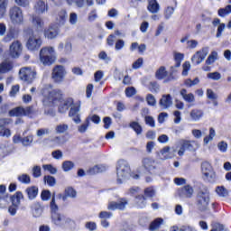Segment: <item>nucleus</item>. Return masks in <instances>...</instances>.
I'll use <instances>...</instances> for the list:
<instances>
[{"instance_id": "nucleus-1", "label": "nucleus", "mask_w": 231, "mask_h": 231, "mask_svg": "<svg viewBox=\"0 0 231 231\" xmlns=\"http://www.w3.org/2000/svg\"><path fill=\"white\" fill-rule=\"evenodd\" d=\"M41 93L43 97V104L48 106V104H55V102H60L62 99V90L59 88L53 89V87L50 84L45 85Z\"/></svg>"}, {"instance_id": "nucleus-2", "label": "nucleus", "mask_w": 231, "mask_h": 231, "mask_svg": "<svg viewBox=\"0 0 231 231\" xmlns=\"http://www.w3.org/2000/svg\"><path fill=\"white\" fill-rule=\"evenodd\" d=\"M52 223L57 225L58 226H66V225H69V223H73L71 219L66 218L64 215L58 214L57 211L59 210V206L56 203H51L50 205Z\"/></svg>"}, {"instance_id": "nucleus-3", "label": "nucleus", "mask_w": 231, "mask_h": 231, "mask_svg": "<svg viewBox=\"0 0 231 231\" xmlns=\"http://www.w3.org/2000/svg\"><path fill=\"white\" fill-rule=\"evenodd\" d=\"M40 60L43 66H51L55 62V49L53 47L42 48Z\"/></svg>"}, {"instance_id": "nucleus-4", "label": "nucleus", "mask_w": 231, "mask_h": 231, "mask_svg": "<svg viewBox=\"0 0 231 231\" xmlns=\"http://www.w3.org/2000/svg\"><path fill=\"white\" fill-rule=\"evenodd\" d=\"M116 171H117V181L119 183H122L124 180H126V178H129V174L131 172V167H129V162H127V161L125 160L118 161Z\"/></svg>"}, {"instance_id": "nucleus-5", "label": "nucleus", "mask_w": 231, "mask_h": 231, "mask_svg": "<svg viewBox=\"0 0 231 231\" xmlns=\"http://www.w3.org/2000/svg\"><path fill=\"white\" fill-rule=\"evenodd\" d=\"M179 143L180 145V148L178 151L179 156H183V154H185V151L195 152V151L199 149V143L196 141L181 139Z\"/></svg>"}, {"instance_id": "nucleus-6", "label": "nucleus", "mask_w": 231, "mask_h": 231, "mask_svg": "<svg viewBox=\"0 0 231 231\" xmlns=\"http://www.w3.org/2000/svg\"><path fill=\"white\" fill-rule=\"evenodd\" d=\"M142 167L148 174L156 175L159 173L158 162L151 157H145L142 160Z\"/></svg>"}, {"instance_id": "nucleus-7", "label": "nucleus", "mask_w": 231, "mask_h": 231, "mask_svg": "<svg viewBox=\"0 0 231 231\" xmlns=\"http://www.w3.org/2000/svg\"><path fill=\"white\" fill-rule=\"evenodd\" d=\"M9 17L13 24H23L24 21V15L23 14V9L18 6H14L9 10Z\"/></svg>"}, {"instance_id": "nucleus-8", "label": "nucleus", "mask_w": 231, "mask_h": 231, "mask_svg": "<svg viewBox=\"0 0 231 231\" xmlns=\"http://www.w3.org/2000/svg\"><path fill=\"white\" fill-rule=\"evenodd\" d=\"M201 172L207 181L212 182L216 180V171H214V168H212L210 162H204L201 163Z\"/></svg>"}, {"instance_id": "nucleus-9", "label": "nucleus", "mask_w": 231, "mask_h": 231, "mask_svg": "<svg viewBox=\"0 0 231 231\" xmlns=\"http://www.w3.org/2000/svg\"><path fill=\"white\" fill-rule=\"evenodd\" d=\"M26 46L31 51H34V50H39L41 46H42V39H41V35L33 32L32 35L29 36Z\"/></svg>"}, {"instance_id": "nucleus-10", "label": "nucleus", "mask_w": 231, "mask_h": 231, "mask_svg": "<svg viewBox=\"0 0 231 231\" xmlns=\"http://www.w3.org/2000/svg\"><path fill=\"white\" fill-rule=\"evenodd\" d=\"M66 77V69L62 65H57L53 68L51 72V79L55 84H60Z\"/></svg>"}, {"instance_id": "nucleus-11", "label": "nucleus", "mask_w": 231, "mask_h": 231, "mask_svg": "<svg viewBox=\"0 0 231 231\" xmlns=\"http://www.w3.org/2000/svg\"><path fill=\"white\" fill-rule=\"evenodd\" d=\"M35 75H37V73H35L30 67L22 68L19 71L21 80L27 82V84H32V82H33Z\"/></svg>"}, {"instance_id": "nucleus-12", "label": "nucleus", "mask_w": 231, "mask_h": 231, "mask_svg": "<svg viewBox=\"0 0 231 231\" xmlns=\"http://www.w3.org/2000/svg\"><path fill=\"white\" fill-rule=\"evenodd\" d=\"M177 196L181 198V199H190L194 196V188L189 184L185 185L184 187L177 189Z\"/></svg>"}, {"instance_id": "nucleus-13", "label": "nucleus", "mask_w": 231, "mask_h": 231, "mask_svg": "<svg viewBox=\"0 0 231 231\" xmlns=\"http://www.w3.org/2000/svg\"><path fill=\"white\" fill-rule=\"evenodd\" d=\"M23 53V44L19 41L14 42L9 48V55L13 59H18Z\"/></svg>"}, {"instance_id": "nucleus-14", "label": "nucleus", "mask_w": 231, "mask_h": 231, "mask_svg": "<svg viewBox=\"0 0 231 231\" xmlns=\"http://www.w3.org/2000/svg\"><path fill=\"white\" fill-rule=\"evenodd\" d=\"M207 55H208V47H204L192 56L191 62L197 65L201 64V62L205 60Z\"/></svg>"}, {"instance_id": "nucleus-15", "label": "nucleus", "mask_w": 231, "mask_h": 231, "mask_svg": "<svg viewBox=\"0 0 231 231\" xmlns=\"http://www.w3.org/2000/svg\"><path fill=\"white\" fill-rule=\"evenodd\" d=\"M79 111L80 104L79 102H76L73 106L70 107V110L69 112V116L73 119V122H75V124H80V115H79Z\"/></svg>"}, {"instance_id": "nucleus-16", "label": "nucleus", "mask_w": 231, "mask_h": 231, "mask_svg": "<svg viewBox=\"0 0 231 231\" xmlns=\"http://www.w3.org/2000/svg\"><path fill=\"white\" fill-rule=\"evenodd\" d=\"M43 35L45 39H56L57 35H59V29L55 25H50L44 29Z\"/></svg>"}, {"instance_id": "nucleus-17", "label": "nucleus", "mask_w": 231, "mask_h": 231, "mask_svg": "<svg viewBox=\"0 0 231 231\" xmlns=\"http://www.w3.org/2000/svg\"><path fill=\"white\" fill-rule=\"evenodd\" d=\"M159 106L162 109H169L172 106V97L170 94L162 95V98L159 101Z\"/></svg>"}, {"instance_id": "nucleus-18", "label": "nucleus", "mask_w": 231, "mask_h": 231, "mask_svg": "<svg viewBox=\"0 0 231 231\" xmlns=\"http://www.w3.org/2000/svg\"><path fill=\"white\" fill-rule=\"evenodd\" d=\"M199 203H208L210 201V191L208 189L200 190L197 194Z\"/></svg>"}, {"instance_id": "nucleus-19", "label": "nucleus", "mask_w": 231, "mask_h": 231, "mask_svg": "<svg viewBox=\"0 0 231 231\" xmlns=\"http://www.w3.org/2000/svg\"><path fill=\"white\" fill-rule=\"evenodd\" d=\"M75 103L73 102V98L69 97L65 99L60 106H59V112L60 113H66L69 107H73Z\"/></svg>"}, {"instance_id": "nucleus-20", "label": "nucleus", "mask_w": 231, "mask_h": 231, "mask_svg": "<svg viewBox=\"0 0 231 231\" xmlns=\"http://www.w3.org/2000/svg\"><path fill=\"white\" fill-rule=\"evenodd\" d=\"M34 12L36 14H44V12H48V5L42 1V0H38L35 5H34Z\"/></svg>"}, {"instance_id": "nucleus-21", "label": "nucleus", "mask_w": 231, "mask_h": 231, "mask_svg": "<svg viewBox=\"0 0 231 231\" xmlns=\"http://www.w3.org/2000/svg\"><path fill=\"white\" fill-rule=\"evenodd\" d=\"M14 69V62L10 60H5L0 63V73H8Z\"/></svg>"}, {"instance_id": "nucleus-22", "label": "nucleus", "mask_w": 231, "mask_h": 231, "mask_svg": "<svg viewBox=\"0 0 231 231\" xmlns=\"http://www.w3.org/2000/svg\"><path fill=\"white\" fill-rule=\"evenodd\" d=\"M180 95L188 104H193V102H196V97H194V94L188 93L185 88L180 89Z\"/></svg>"}, {"instance_id": "nucleus-23", "label": "nucleus", "mask_w": 231, "mask_h": 231, "mask_svg": "<svg viewBox=\"0 0 231 231\" xmlns=\"http://www.w3.org/2000/svg\"><path fill=\"white\" fill-rule=\"evenodd\" d=\"M76 196H77V191L73 188L69 187V188L65 189V195L59 194L58 198L60 199H62V201H66V199L68 197L69 198H75Z\"/></svg>"}, {"instance_id": "nucleus-24", "label": "nucleus", "mask_w": 231, "mask_h": 231, "mask_svg": "<svg viewBox=\"0 0 231 231\" xmlns=\"http://www.w3.org/2000/svg\"><path fill=\"white\" fill-rule=\"evenodd\" d=\"M147 10L150 14H158L160 12V4L156 0H149Z\"/></svg>"}, {"instance_id": "nucleus-25", "label": "nucleus", "mask_w": 231, "mask_h": 231, "mask_svg": "<svg viewBox=\"0 0 231 231\" xmlns=\"http://www.w3.org/2000/svg\"><path fill=\"white\" fill-rule=\"evenodd\" d=\"M32 23L36 27V29L42 30L44 28V20L41 18V16H37L35 14H32L31 16Z\"/></svg>"}, {"instance_id": "nucleus-26", "label": "nucleus", "mask_w": 231, "mask_h": 231, "mask_svg": "<svg viewBox=\"0 0 231 231\" xmlns=\"http://www.w3.org/2000/svg\"><path fill=\"white\" fill-rule=\"evenodd\" d=\"M203 110L201 109H192L189 113V116L193 122H199V120H201L203 118Z\"/></svg>"}, {"instance_id": "nucleus-27", "label": "nucleus", "mask_w": 231, "mask_h": 231, "mask_svg": "<svg viewBox=\"0 0 231 231\" xmlns=\"http://www.w3.org/2000/svg\"><path fill=\"white\" fill-rule=\"evenodd\" d=\"M25 192L29 199H35L39 194V188L37 186H32L25 189Z\"/></svg>"}, {"instance_id": "nucleus-28", "label": "nucleus", "mask_w": 231, "mask_h": 231, "mask_svg": "<svg viewBox=\"0 0 231 231\" xmlns=\"http://www.w3.org/2000/svg\"><path fill=\"white\" fill-rule=\"evenodd\" d=\"M24 107L17 106L9 111V116H23Z\"/></svg>"}, {"instance_id": "nucleus-29", "label": "nucleus", "mask_w": 231, "mask_h": 231, "mask_svg": "<svg viewBox=\"0 0 231 231\" xmlns=\"http://www.w3.org/2000/svg\"><path fill=\"white\" fill-rule=\"evenodd\" d=\"M155 77L156 79H158V80H163V79L167 77V70L165 69V67H160L158 70L155 72Z\"/></svg>"}, {"instance_id": "nucleus-30", "label": "nucleus", "mask_w": 231, "mask_h": 231, "mask_svg": "<svg viewBox=\"0 0 231 231\" xmlns=\"http://www.w3.org/2000/svg\"><path fill=\"white\" fill-rule=\"evenodd\" d=\"M107 208L108 210H125V203H110Z\"/></svg>"}, {"instance_id": "nucleus-31", "label": "nucleus", "mask_w": 231, "mask_h": 231, "mask_svg": "<svg viewBox=\"0 0 231 231\" xmlns=\"http://www.w3.org/2000/svg\"><path fill=\"white\" fill-rule=\"evenodd\" d=\"M32 208V216L34 217H41V215L42 214V208L41 207V204L40 203L33 204Z\"/></svg>"}, {"instance_id": "nucleus-32", "label": "nucleus", "mask_w": 231, "mask_h": 231, "mask_svg": "<svg viewBox=\"0 0 231 231\" xmlns=\"http://www.w3.org/2000/svg\"><path fill=\"white\" fill-rule=\"evenodd\" d=\"M162 223H163L162 218H156L154 221H152L150 224L149 230H151V231L158 230V228H160Z\"/></svg>"}, {"instance_id": "nucleus-33", "label": "nucleus", "mask_w": 231, "mask_h": 231, "mask_svg": "<svg viewBox=\"0 0 231 231\" xmlns=\"http://www.w3.org/2000/svg\"><path fill=\"white\" fill-rule=\"evenodd\" d=\"M71 169H75V162L71 161H64L62 162V170L64 172H69Z\"/></svg>"}, {"instance_id": "nucleus-34", "label": "nucleus", "mask_w": 231, "mask_h": 231, "mask_svg": "<svg viewBox=\"0 0 231 231\" xmlns=\"http://www.w3.org/2000/svg\"><path fill=\"white\" fill-rule=\"evenodd\" d=\"M216 60H217V51H213L210 55L208 57V59L206 60V64L208 66H210L212 64H214L216 62Z\"/></svg>"}, {"instance_id": "nucleus-35", "label": "nucleus", "mask_w": 231, "mask_h": 231, "mask_svg": "<svg viewBox=\"0 0 231 231\" xmlns=\"http://www.w3.org/2000/svg\"><path fill=\"white\" fill-rule=\"evenodd\" d=\"M216 192L220 198H226V196H228V189L224 186H217L216 188Z\"/></svg>"}, {"instance_id": "nucleus-36", "label": "nucleus", "mask_w": 231, "mask_h": 231, "mask_svg": "<svg viewBox=\"0 0 231 231\" xmlns=\"http://www.w3.org/2000/svg\"><path fill=\"white\" fill-rule=\"evenodd\" d=\"M68 19V12L66 10L60 11L58 14V21L60 24H64Z\"/></svg>"}, {"instance_id": "nucleus-37", "label": "nucleus", "mask_w": 231, "mask_h": 231, "mask_svg": "<svg viewBox=\"0 0 231 231\" xmlns=\"http://www.w3.org/2000/svg\"><path fill=\"white\" fill-rule=\"evenodd\" d=\"M18 181H20V183H24L25 185H30L32 179L30 178V175L23 173L18 176Z\"/></svg>"}, {"instance_id": "nucleus-38", "label": "nucleus", "mask_w": 231, "mask_h": 231, "mask_svg": "<svg viewBox=\"0 0 231 231\" xmlns=\"http://www.w3.org/2000/svg\"><path fill=\"white\" fill-rule=\"evenodd\" d=\"M129 126L136 133V134H142V125L136 121L130 123Z\"/></svg>"}, {"instance_id": "nucleus-39", "label": "nucleus", "mask_w": 231, "mask_h": 231, "mask_svg": "<svg viewBox=\"0 0 231 231\" xmlns=\"http://www.w3.org/2000/svg\"><path fill=\"white\" fill-rule=\"evenodd\" d=\"M43 180L47 185H49V187H55L57 183L55 177L50 175L44 176Z\"/></svg>"}, {"instance_id": "nucleus-40", "label": "nucleus", "mask_w": 231, "mask_h": 231, "mask_svg": "<svg viewBox=\"0 0 231 231\" xmlns=\"http://www.w3.org/2000/svg\"><path fill=\"white\" fill-rule=\"evenodd\" d=\"M37 113V110L33 106L23 107V116H33Z\"/></svg>"}, {"instance_id": "nucleus-41", "label": "nucleus", "mask_w": 231, "mask_h": 231, "mask_svg": "<svg viewBox=\"0 0 231 231\" xmlns=\"http://www.w3.org/2000/svg\"><path fill=\"white\" fill-rule=\"evenodd\" d=\"M68 129H69V126L68 125L60 124L56 126L55 131L58 134H62L66 133V131H68Z\"/></svg>"}, {"instance_id": "nucleus-42", "label": "nucleus", "mask_w": 231, "mask_h": 231, "mask_svg": "<svg viewBox=\"0 0 231 231\" xmlns=\"http://www.w3.org/2000/svg\"><path fill=\"white\" fill-rule=\"evenodd\" d=\"M216 136V130L214 128L209 129V134L204 138V143L207 145L208 142H212Z\"/></svg>"}, {"instance_id": "nucleus-43", "label": "nucleus", "mask_w": 231, "mask_h": 231, "mask_svg": "<svg viewBox=\"0 0 231 231\" xmlns=\"http://www.w3.org/2000/svg\"><path fill=\"white\" fill-rule=\"evenodd\" d=\"M231 14V5H226L225 8H220L218 10V15L220 17H226V15H228Z\"/></svg>"}, {"instance_id": "nucleus-44", "label": "nucleus", "mask_w": 231, "mask_h": 231, "mask_svg": "<svg viewBox=\"0 0 231 231\" xmlns=\"http://www.w3.org/2000/svg\"><path fill=\"white\" fill-rule=\"evenodd\" d=\"M148 88L152 93H158V91H160V85H158L156 81H151Z\"/></svg>"}, {"instance_id": "nucleus-45", "label": "nucleus", "mask_w": 231, "mask_h": 231, "mask_svg": "<svg viewBox=\"0 0 231 231\" xmlns=\"http://www.w3.org/2000/svg\"><path fill=\"white\" fill-rule=\"evenodd\" d=\"M207 78L210 80H221V73L218 71L209 72L207 74Z\"/></svg>"}, {"instance_id": "nucleus-46", "label": "nucleus", "mask_w": 231, "mask_h": 231, "mask_svg": "<svg viewBox=\"0 0 231 231\" xmlns=\"http://www.w3.org/2000/svg\"><path fill=\"white\" fill-rule=\"evenodd\" d=\"M32 174L34 178H41L42 176V171L41 170V166H34L32 170Z\"/></svg>"}, {"instance_id": "nucleus-47", "label": "nucleus", "mask_w": 231, "mask_h": 231, "mask_svg": "<svg viewBox=\"0 0 231 231\" xmlns=\"http://www.w3.org/2000/svg\"><path fill=\"white\" fill-rule=\"evenodd\" d=\"M23 192L18 191L13 197H11V201L13 203H21V199H23Z\"/></svg>"}, {"instance_id": "nucleus-48", "label": "nucleus", "mask_w": 231, "mask_h": 231, "mask_svg": "<svg viewBox=\"0 0 231 231\" xmlns=\"http://www.w3.org/2000/svg\"><path fill=\"white\" fill-rule=\"evenodd\" d=\"M32 143H33V135H28L22 139V143L25 147H28V145H32Z\"/></svg>"}, {"instance_id": "nucleus-49", "label": "nucleus", "mask_w": 231, "mask_h": 231, "mask_svg": "<svg viewBox=\"0 0 231 231\" xmlns=\"http://www.w3.org/2000/svg\"><path fill=\"white\" fill-rule=\"evenodd\" d=\"M42 169L43 171H48L51 174H57V168L51 164H43Z\"/></svg>"}, {"instance_id": "nucleus-50", "label": "nucleus", "mask_w": 231, "mask_h": 231, "mask_svg": "<svg viewBox=\"0 0 231 231\" xmlns=\"http://www.w3.org/2000/svg\"><path fill=\"white\" fill-rule=\"evenodd\" d=\"M184 55L181 53H175L174 60L176 62L175 68H180L181 66V60H183Z\"/></svg>"}, {"instance_id": "nucleus-51", "label": "nucleus", "mask_w": 231, "mask_h": 231, "mask_svg": "<svg viewBox=\"0 0 231 231\" xmlns=\"http://www.w3.org/2000/svg\"><path fill=\"white\" fill-rule=\"evenodd\" d=\"M156 194V190H154V188L150 187V188H146L144 189V196L146 198H153V196H155Z\"/></svg>"}, {"instance_id": "nucleus-52", "label": "nucleus", "mask_w": 231, "mask_h": 231, "mask_svg": "<svg viewBox=\"0 0 231 231\" xmlns=\"http://www.w3.org/2000/svg\"><path fill=\"white\" fill-rule=\"evenodd\" d=\"M8 6V1L7 2H2L0 4V19H3L5 17V14H6V7Z\"/></svg>"}, {"instance_id": "nucleus-53", "label": "nucleus", "mask_w": 231, "mask_h": 231, "mask_svg": "<svg viewBox=\"0 0 231 231\" xmlns=\"http://www.w3.org/2000/svg\"><path fill=\"white\" fill-rule=\"evenodd\" d=\"M143 66V58H139L132 65L133 69H140Z\"/></svg>"}, {"instance_id": "nucleus-54", "label": "nucleus", "mask_w": 231, "mask_h": 231, "mask_svg": "<svg viewBox=\"0 0 231 231\" xmlns=\"http://www.w3.org/2000/svg\"><path fill=\"white\" fill-rule=\"evenodd\" d=\"M125 46V42L122 39H119L116 42V51H120V50H124V47Z\"/></svg>"}, {"instance_id": "nucleus-55", "label": "nucleus", "mask_w": 231, "mask_h": 231, "mask_svg": "<svg viewBox=\"0 0 231 231\" xmlns=\"http://www.w3.org/2000/svg\"><path fill=\"white\" fill-rule=\"evenodd\" d=\"M41 198L42 201H48L50 198H51V192L48 189H44L42 191Z\"/></svg>"}, {"instance_id": "nucleus-56", "label": "nucleus", "mask_w": 231, "mask_h": 231, "mask_svg": "<svg viewBox=\"0 0 231 231\" xmlns=\"http://www.w3.org/2000/svg\"><path fill=\"white\" fill-rule=\"evenodd\" d=\"M182 75L183 77H187L189 75V71L190 70V62L185 61L182 65Z\"/></svg>"}, {"instance_id": "nucleus-57", "label": "nucleus", "mask_w": 231, "mask_h": 231, "mask_svg": "<svg viewBox=\"0 0 231 231\" xmlns=\"http://www.w3.org/2000/svg\"><path fill=\"white\" fill-rule=\"evenodd\" d=\"M146 102L148 106H156V97L152 94H148L146 96Z\"/></svg>"}, {"instance_id": "nucleus-58", "label": "nucleus", "mask_w": 231, "mask_h": 231, "mask_svg": "<svg viewBox=\"0 0 231 231\" xmlns=\"http://www.w3.org/2000/svg\"><path fill=\"white\" fill-rule=\"evenodd\" d=\"M10 124H14V120H12V118L0 119V127H6V125H10Z\"/></svg>"}, {"instance_id": "nucleus-59", "label": "nucleus", "mask_w": 231, "mask_h": 231, "mask_svg": "<svg viewBox=\"0 0 231 231\" xmlns=\"http://www.w3.org/2000/svg\"><path fill=\"white\" fill-rule=\"evenodd\" d=\"M79 21V16L76 14V13H70L69 23V24L75 25L77 24V22Z\"/></svg>"}, {"instance_id": "nucleus-60", "label": "nucleus", "mask_w": 231, "mask_h": 231, "mask_svg": "<svg viewBox=\"0 0 231 231\" xmlns=\"http://www.w3.org/2000/svg\"><path fill=\"white\" fill-rule=\"evenodd\" d=\"M17 208H19V205L13 203L11 206H9L8 212L11 214V216H15V214H17Z\"/></svg>"}, {"instance_id": "nucleus-61", "label": "nucleus", "mask_w": 231, "mask_h": 231, "mask_svg": "<svg viewBox=\"0 0 231 231\" xmlns=\"http://www.w3.org/2000/svg\"><path fill=\"white\" fill-rule=\"evenodd\" d=\"M217 147L221 152H226V150L228 149V143H226L224 141H221L220 143H217Z\"/></svg>"}, {"instance_id": "nucleus-62", "label": "nucleus", "mask_w": 231, "mask_h": 231, "mask_svg": "<svg viewBox=\"0 0 231 231\" xmlns=\"http://www.w3.org/2000/svg\"><path fill=\"white\" fill-rule=\"evenodd\" d=\"M44 134H50V128H41L36 132V136L39 138H41V136H44Z\"/></svg>"}, {"instance_id": "nucleus-63", "label": "nucleus", "mask_w": 231, "mask_h": 231, "mask_svg": "<svg viewBox=\"0 0 231 231\" xmlns=\"http://www.w3.org/2000/svg\"><path fill=\"white\" fill-rule=\"evenodd\" d=\"M172 14H174V7L168 6L164 12L165 19H171V17L172 16Z\"/></svg>"}, {"instance_id": "nucleus-64", "label": "nucleus", "mask_w": 231, "mask_h": 231, "mask_svg": "<svg viewBox=\"0 0 231 231\" xmlns=\"http://www.w3.org/2000/svg\"><path fill=\"white\" fill-rule=\"evenodd\" d=\"M0 136L10 138V136H12V132L8 128H2L0 130Z\"/></svg>"}]
</instances>
